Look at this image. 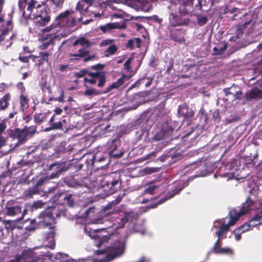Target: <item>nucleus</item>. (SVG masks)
Masks as SVG:
<instances>
[{
	"instance_id": "obj_1",
	"label": "nucleus",
	"mask_w": 262,
	"mask_h": 262,
	"mask_svg": "<svg viewBox=\"0 0 262 262\" xmlns=\"http://www.w3.org/2000/svg\"><path fill=\"white\" fill-rule=\"evenodd\" d=\"M63 208L64 206L60 205L47 209L40 212L37 217L39 227L41 228H48L50 230L49 234L52 237H54L55 234L56 217H60L63 213Z\"/></svg>"
},
{
	"instance_id": "obj_2",
	"label": "nucleus",
	"mask_w": 262,
	"mask_h": 262,
	"mask_svg": "<svg viewBox=\"0 0 262 262\" xmlns=\"http://www.w3.org/2000/svg\"><path fill=\"white\" fill-rule=\"evenodd\" d=\"M80 9H83V3L78 2L75 10H67L60 13L56 18L57 25L60 27H73L76 25V22H80L82 19L81 12Z\"/></svg>"
},
{
	"instance_id": "obj_3",
	"label": "nucleus",
	"mask_w": 262,
	"mask_h": 262,
	"mask_svg": "<svg viewBox=\"0 0 262 262\" xmlns=\"http://www.w3.org/2000/svg\"><path fill=\"white\" fill-rule=\"evenodd\" d=\"M87 75L88 77L84 78V86H87V83L95 84L98 81L97 86L102 88L106 82V72L104 71L93 72L86 69L80 70L75 73V76L78 78H82Z\"/></svg>"
},
{
	"instance_id": "obj_4",
	"label": "nucleus",
	"mask_w": 262,
	"mask_h": 262,
	"mask_svg": "<svg viewBox=\"0 0 262 262\" xmlns=\"http://www.w3.org/2000/svg\"><path fill=\"white\" fill-rule=\"evenodd\" d=\"M35 126H25L23 128L16 127L10 128L7 130L8 136L12 140H17L16 146H20L27 142L29 138L32 137L36 133Z\"/></svg>"
},
{
	"instance_id": "obj_5",
	"label": "nucleus",
	"mask_w": 262,
	"mask_h": 262,
	"mask_svg": "<svg viewBox=\"0 0 262 262\" xmlns=\"http://www.w3.org/2000/svg\"><path fill=\"white\" fill-rule=\"evenodd\" d=\"M49 10V8L38 2L32 14L31 19L34 20V23L38 27L46 26L51 19Z\"/></svg>"
},
{
	"instance_id": "obj_6",
	"label": "nucleus",
	"mask_w": 262,
	"mask_h": 262,
	"mask_svg": "<svg viewBox=\"0 0 262 262\" xmlns=\"http://www.w3.org/2000/svg\"><path fill=\"white\" fill-rule=\"evenodd\" d=\"M107 154L97 151L94 154L91 159H87L88 165H91V168L98 170L104 168L108 164Z\"/></svg>"
},
{
	"instance_id": "obj_7",
	"label": "nucleus",
	"mask_w": 262,
	"mask_h": 262,
	"mask_svg": "<svg viewBox=\"0 0 262 262\" xmlns=\"http://www.w3.org/2000/svg\"><path fill=\"white\" fill-rule=\"evenodd\" d=\"M121 180L115 179L111 177H106L102 180L101 186L107 195H111L120 189Z\"/></svg>"
},
{
	"instance_id": "obj_8",
	"label": "nucleus",
	"mask_w": 262,
	"mask_h": 262,
	"mask_svg": "<svg viewBox=\"0 0 262 262\" xmlns=\"http://www.w3.org/2000/svg\"><path fill=\"white\" fill-rule=\"evenodd\" d=\"M38 2L36 0H19V9L25 19H31Z\"/></svg>"
},
{
	"instance_id": "obj_9",
	"label": "nucleus",
	"mask_w": 262,
	"mask_h": 262,
	"mask_svg": "<svg viewBox=\"0 0 262 262\" xmlns=\"http://www.w3.org/2000/svg\"><path fill=\"white\" fill-rule=\"evenodd\" d=\"M125 244L124 241H115L110 247L111 253L107 254L104 257L105 262H109L114 258L121 256L124 252Z\"/></svg>"
},
{
	"instance_id": "obj_10",
	"label": "nucleus",
	"mask_w": 262,
	"mask_h": 262,
	"mask_svg": "<svg viewBox=\"0 0 262 262\" xmlns=\"http://www.w3.org/2000/svg\"><path fill=\"white\" fill-rule=\"evenodd\" d=\"M252 204V201L249 198L247 200L246 202L243 204L239 211L237 212L236 210H233L232 212H230V220L227 224L229 225V227L234 225L241 216L248 213Z\"/></svg>"
},
{
	"instance_id": "obj_11",
	"label": "nucleus",
	"mask_w": 262,
	"mask_h": 262,
	"mask_svg": "<svg viewBox=\"0 0 262 262\" xmlns=\"http://www.w3.org/2000/svg\"><path fill=\"white\" fill-rule=\"evenodd\" d=\"M88 234L91 237L93 236L89 232ZM95 234L93 237L97 241L96 246L100 247L103 243L107 242L111 237L114 234L113 233H109L105 229H97L94 231Z\"/></svg>"
},
{
	"instance_id": "obj_12",
	"label": "nucleus",
	"mask_w": 262,
	"mask_h": 262,
	"mask_svg": "<svg viewBox=\"0 0 262 262\" xmlns=\"http://www.w3.org/2000/svg\"><path fill=\"white\" fill-rule=\"evenodd\" d=\"M5 214L9 216H15L21 214V207L14 200L9 201L3 209Z\"/></svg>"
},
{
	"instance_id": "obj_13",
	"label": "nucleus",
	"mask_w": 262,
	"mask_h": 262,
	"mask_svg": "<svg viewBox=\"0 0 262 262\" xmlns=\"http://www.w3.org/2000/svg\"><path fill=\"white\" fill-rule=\"evenodd\" d=\"M66 163L64 162H55L48 165V170L54 171L50 176V178L54 179L58 177L64 171Z\"/></svg>"
},
{
	"instance_id": "obj_14",
	"label": "nucleus",
	"mask_w": 262,
	"mask_h": 262,
	"mask_svg": "<svg viewBox=\"0 0 262 262\" xmlns=\"http://www.w3.org/2000/svg\"><path fill=\"white\" fill-rule=\"evenodd\" d=\"M244 97L245 100L248 102L260 100L262 99V90L257 86H254L246 93Z\"/></svg>"
},
{
	"instance_id": "obj_15",
	"label": "nucleus",
	"mask_w": 262,
	"mask_h": 262,
	"mask_svg": "<svg viewBox=\"0 0 262 262\" xmlns=\"http://www.w3.org/2000/svg\"><path fill=\"white\" fill-rule=\"evenodd\" d=\"M185 31L182 29H173L169 31V36L171 40L179 43L185 42Z\"/></svg>"
},
{
	"instance_id": "obj_16",
	"label": "nucleus",
	"mask_w": 262,
	"mask_h": 262,
	"mask_svg": "<svg viewBox=\"0 0 262 262\" xmlns=\"http://www.w3.org/2000/svg\"><path fill=\"white\" fill-rule=\"evenodd\" d=\"M169 23L171 26H186L188 24L189 19L183 18L181 15L171 13L169 16Z\"/></svg>"
},
{
	"instance_id": "obj_17",
	"label": "nucleus",
	"mask_w": 262,
	"mask_h": 262,
	"mask_svg": "<svg viewBox=\"0 0 262 262\" xmlns=\"http://www.w3.org/2000/svg\"><path fill=\"white\" fill-rule=\"evenodd\" d=\"M126 28V24L124 22L121 23H110L104 25L99 26L100 30L103 33L110 32L114 29H122Z\"/></svg>"
},
{
	"instance_id": "obj_18",
	"label": "nucleus",
	"mask_w": 262,
	"mask_h": 262,
	"mask_svg": "<svg viewBox=\"0 0 262 262\" xmlns=\"http://www.w3.org/2000/svg\"><path fill=\"white\" fill-rule=\"evenodd\" d=\"M179 126L177 123L171 120L164 121L161 125V129L168 138L171 136L174 130H177Z\"/></svg>"
},
{
	"instance_id": "obj_19",
	"label": "nucleus",
	"mask_w": 262,
	"mask_h": 262,
	"mask_svg": "<svg viewBox=\"0 0 262 262\" xmlns=\"http://www.w3.org/2000/svg\"><path fill=\"white\" fill-rule=\"evenodd\" d=\"M25 262H36L39 258V255L32 249H24L20 255Z\"/></svg>"
},
{
	"instance_id": "obj_20",
	"label": "nucleus",
	"mask_w": 262,
	"mask_h": 262,
	"mask_svg": "<svg viewBox=\"0 0 262 262\" xmlns=\"http://www.w3.org/2000/svg\"><path fill=\"white\" fill-rule=\"evenodd\" d=\"M49 54L48 52H40L38 56L30 55L32 60L38 66L42 65L44 63L48 62Z\"/></svg>"
},
{
	"instance_id": "obj_21",
	"label": "nucleus",
	"mask_w": 262,
	"mask_h": 262,
	"mask_svg": "<svg viewBox=\"0 0 262 262\" xmlns=\"http://www.w3.org/2000/svg\"><path fill=\"white\" fill-rule=\"evenodd\" d=\"M11 95L7 93L0 98V112L5 111L10 105Z\"/></svg>"
},
{
	"instance_id": "obj_22",
	"label": "nucleus",
	"mask_w": 262,
	"mask_h": 262,
	"mask_svg": "<svg viewBox=\"0 0 262 262\" xmlns=\"http://www.w3.org/2000/svg\"><path fill=\"white\" fill-rule=\"evenodd\" d=\"M18 100L19 104V109L22 113H24L29 107L30 99L27 95L20 94Z\"/></svg>"
},
{
	"instance_id": "obj_23",
	"label": "nucleus",
	"mask_w": 262,
	"mask_h": 262,
	"mask_svg": "<svg viewBox=\"0 0 262 262\" xmlns=\"http://www.w3.org/2000/svg\"><path fill=\"white\" fill-rule=\"evenodd\" d=\"M11 30L12 28L6 27L1 30L2 32L0 34V43L6 48L10 47L12 44V41H10L9 43H6L5 42L6 37Z\"/></svg>"
},
{
	"instance_id": "obj_24",
	"label": "nucleus",
	"mask_w": 262,
	"mask_h": 262,
	"mask_svg": "<svg viewBox=\"0 0 262 262\" xmlns=\"http://www.w3.org/2000/svg\"><path fill=\"white\" fill-rule=\"evenodd\" d=\"M193 1L192 0H184L180 8V11L184 13H188L193 11Z\"/></svg>"
},
{
	"instance_id": "obj_25",
	"label": "nucleus",
	"mask_w": 262,
	"mask_h": 262,
	"mask_svg": "<svg viewBox=\"0 0 262 262\" xmlns=\"http://www.w3.org/2000/svg\"><path fill=\"white\" fill-rule=\"evenodd\" d=\"M252 21V19L246 21L242 25H236L234 27L235 31L236 38H239L244 34V27L249 25Z\"/></svg>"
},
{
	"instance_id": "obj_26",
	"label": "nucleus",
	"mask_w": 262,
	"mask_h": 262,
	"mask_svg": "<svg viewBox=\"0 0 262 262\" xmlns=\"http://www.w3.org/2000/svg\"><path fill=\"white\" fill-rule=\"evenodd\" d=\"M54 258V262H76L75 260L70 259L68 254L60 252L57 253Z\"/></svg>"
},
{
	"instance_id": "obj_27",
	"label": "nucleus",
	"mask_w": 262,
	"mask_h": 262,
	"mask_svg": "<svg viewBox=\"0 0 262 262\" xmlns=\"http://www.w3.org/2000/svg\"><path fill=\"white\" fill-rule=\"evenodd\" d=\"M89 83H87V86H85L86 88V90L84 91V94L85 96H94V95H99L103 94L102 91H99L95 89L90 88L89 86Z\"/></svg>"
},
{
	"instance_id": "obj_28",
	"label": "nucleus",
	"mask_w": 262,
	"mask_h": 262,
	"mask_svg": "<svg viewBox=\"0 0 262 262\" xmlns=\"http://www.w3.org/2000/svg\"><path fill=\"white\" fill-rule=\"evenodd\" d=\"M78 45H80L82 46H85L86 47H90L91 46L90 41L86 39L84 37H80L73 42V46H76Z\"/></svg>"
},
{
	"instance_id": "obj_29",
	"label": "nucleus",
	"mask_w": 262,
	"mask_h": 262,
	"mask_svg": "<svg viewBox=\"0 0 262 262\" xmlns=\"http://www.w3.org/2000/svg\"><path fill=\"white\" fill-rule=\"evenodd\" d=\"M120 144V142L117 139H114L111 141H108L107 143V146L108 147V151L107 154H110V152L116 150L118 146Z\"/></svg>"
},
{
	"instance_id": "obj_30",
	"label": "nucleus",
	"mask_w": 262,
	"mask_h": 262,
	"mask_svg": "<svg viewBox=\"0 0 262 262\" xmlns=\"http://www.w3.org/2000/svg\"><path fill=\"white\" fill-rule=\"evenodd\" d=\"M39 192L40 189L34 185L25 191V195L27 197L32 198L33 195L39 194Z\"/></svg>"
},
{
	"instance_id": "obj_31",
	"label": "nucleus",
	"mask_w": 262,
	"mask_h": 262,
	"mask_svg": "<svg viewBox=\"0 0 262 262\" xmlns=\"http://www.w3.org/2000/svg\"><path fill=\"white\" fill-rule=\"evenodd\" d=\"M229 225L228 224H222L219 228V230L215 232L217 236H223V235L229 231Z\"/></svg>"
},
{
	"instance_id": "obj_32",
	"label": "nucleus",
	"mask_w": 262,
	"mask_h": 262,
	"mask_svg": "<svg viewBox=\"0 0 262 262\" xmlns=\"http://www.w3.org/2000/svg\"><path fill=\"white\" fill-rule=\"evenodd\" d=\"M63 200L64 204H66L68 206L70 207H73L74 206L75 200L72 194H66L63 198Z\"/></svg>"
},
{
	"instance_id": "obj_33",
	"label": "nucleus",
	"mask_w": 262,
	"mask_h": 262,
	"mask_svg": "<svg viewBox=\"0 0 262 262\" xmlns=\"http://www.w3.org/2000/svg\"><path fill=\"white\" fill-rule=\"evenodd\" d=\"M94 0H82L80 2L83 3V9H80L79 11L81 12V16L85 15V13L88 11L89 8L92 6Z\"/></svg>"
},
{
	"instance_id": "obj_34",
	"label": "nucleus",
	"mask_w": 262,
	"mask_h": 262,
	"mask_svg": "<svg viewBox=\"0 0 262 262\" xmlns=\"http://www.w3.org/2000/svg\"><path fill=\"white\" fill-rule=\"evenodd\" d=\"M118 47L115 45H111L105 51L104 55L108 57L114 55L117 51Z\"/></svg>"
},
{
	"instance_id": "obj_35",
	"label": "nucleus",
	"mask_w": 262,
	"mask_h": 262,
	"mask_svg": "<svg viewBox=\"0 0 262 262\" xmlns=\"http://www.w3.org/2000/svg\"><path fill=\"white\" fill-rule=\"evenodd\" d=\"M37 228H41L38 225V221L34 219L30 221V224L27 226L25 229L28 231H33Z\"/></svg>"
},
{
	"instance_id": "obj_36",
	"label": "nucleus",
	"mask_w": 262,
	"mask_h": 262,
	"mask_svg": "<svg viewBox=\"0 0 262 262\" xmlns=\"http://www.w3.org/2000/svg\"><path fill=\"white\" fill-rule=\"evenodd\" d=\"M16 222H17V219L14 221L5 220L3 221L6 229L11 230H13L15 229Z\"/></svg>"
},
{
	"instance_id": "obj_37",
	"label": "nucleus",
	"mask_w": 262,
	"mask_h": 262,
	"mask_svg": "<svg viewBox=\"0 0 262 262\" xmlns=\"http://www.w3.org/2000/svg\"><path fill=\"white\" fill-rule=\"evenodd\" d=\"M124 195V194L122 195L120 194L114 200L112 201L111 202L108 203L106 206L105 208L106 209H110L112 208L113 206L119 204L121 201Z\"/></svg>"
},
{
	"instance_id": "obj_38",
	"label": "nucleus",
	"mask_w": 262,
	"mask_h": 262,
	"mask_svg": "<svg viewBox=\"0 0 262 262\" xmlns=\"http://www.w3.org/2000/svg\"><path fill=\"white\" fill-rule=\"evenodd\" d=\"M55 129H61V130L63 129L61 122H60L59 121V122L53 123L51 124V125L49 127H47L45 129V131L48 132V131H50L51 130H55Z\"/></svg>"
},
{
	"instance_id": "obj_39",
	"label": "nucleus",
	"mask_w": 262,
	"mask_h": 262,
	"mask_svg": "<svg viewBox=\"0 0 262 262\" xmlns=\"http://www.w3.org/2000/svg\"><path fill=\"white\" fill-rule=\"evenodd\" d=\"M40 255H39V258L36 262H54V260L52 259L53 256L52 255L46 253L43 256V257H40Z\"/></svg>"
},
{
	"instance_id": "obj_40",
	"label": "nucleus",
	"mask_w": 262,
	"mask_h": 262,
	"mask_svg": "<svg viewBox=\"0 0 262 262\" xmlns=\"http://www.w3.org/2000/svg\"><path fill=\"white\" fill-rule=\"evenodd\" d=\"M169 138L167 135L163 132V130L161 129L159 131L156 133L155 136L154 137L153 140L155 141H160L163 139Z\"/></svg>"
},
{
	"instance_id": "obj_41",
	"label": "nucleus",
	"mask_w": 262,
	"mask_h": 262,
	"mask_svg": "<svg viewBox=\"0 0 262 262\" xmlns=\"http://www.w3.org/2000/svg\"><path fill=\"white\" fill-rule=\"evenodd\" d=\"M255 227V225H249L248 222H246L244 225L241 226L237 228L241 233H244L245 232L250 230L253 229V227Z\"/></svg>"
},
{
	"instance_id": "obj_42",
	"label": "nucleus",
	"mask_w": 262,
	"mask_h": 262,
	"mask_svg": "<svg viewBox=\"0 0 262 262\" xmlns=\"http://www.w3.org/2000/svg\"><path fill=\"white\" fill-rule=\"evenodd\" d=\"M55 36H54L53 37H51L49 39L45 41L41 46H40V49L42 50L47 49L49 46L50 45H54L55 42Z\"/></svg>"
},
{
	"instance_id": "obj_43",
	"label": "nucleus",
	"mask_w": 262,
	"mask_h": 262,
	"mask_svg": "<svg viewBox=\"0 0 262 262\" xmlns=\"http://www.w3.org/2000/svg\"><path fill=\"white\" fill-rule=\"evenodd\" d=\"M206 4V0H197V4L195 5V7L194 8V10H202L204 11L203 9V7L205 6Z\"/></svg>"
},
{
	"instance_id": "obj_44",
	"label": "nucleus",
	"mask_w": 262,
	"mask_h": 262,
	"mask_svg": "<svg viewBox=\"0 0 262 262\" xmlns=\"http://www.w3.org/2000/svg\"><path fill=\"white\" fill-rule=\"evenodd\" d=\"M46 116H43L41 113L35 114L34 116V120L35 123L39 124L42 123L44 119H46Z\"/></svg>"
},
{
	"instance_id": "obj_45",
	"label": "nucleus",
	"mask_w": 262,
	"mask_h": 262,
	"mask_svg": "<svg viewBox=\"0 0 262 262\" xmlns=\"http://www.w3.org/2000/svg\"><path fill=\"white\" fill-rule=\"evenodd\" d=\"M158 187L155 185H150L148 186L144 191V193H148L151 195L155 194V191Z\"/></svg>"
},
{
	"instance_id": "obj_46",
	"label": "nucleus",
	"mask_w": 262,
	"mask_h": 262,
	"mask_svg": "<svg viewBox=\"0 0 262 262\" xmlns=\"http://www.w3.org/2000/svg\"><path fill=\"white\" fill-rule=\"evenodd\" d=\"M52 179L50 178V176H46V177H42L40 179H39L36 183L35 186L39 188V186H40L41 185H42L44 183L46 182H48L49 180H51Z\"/></svg>"
},
{
	"instance_id": "obj_47",
	"label": "nucleus",
	"mask_w": 262,
	"mask_h": 262,
	"mask_svg": "<svg viewBox=\"0 0 262 262\" xmlns=\"http://www.w3.org/2000/svg\"><path fill=\"white\" fill-rule=\"evenodd\" d=\"M89 53V51H87L84 49H81L78 50V54H73L71 55V56H80L81 57H84L88 55Z\"/></svg>"
},
{
	"instance_id": "obj_48",
	"label": "nucleus",
	"mask_w": 262,
	"mask_h": 262,
	"mask_svg": "<svg viewBox=\"0 0 262 262\" xmlns=\"http://www.w3.org/2000/svg\"><path fill=\"white\" fill-rule=\"evenodd\" d=\"M227 45L226 44H224L222 47H221L219 48L216 47L213 48V51L214 52L215 54L216 55H221L223 53V52L226 50Z\"/></svg>"
},
{
	"instance_id": "obj_49",
	"label": "nucleus",
	"mask_w": 262,
	"mask_h": 262,
	"mask_svg": "<svg viewBox=\"0 0 262 262\" xmlns=\"http://www.w3.org/2000/svg\"><path fill=\"white\" fill-rule=\"evenodd\" d=\"M232 250L228 248H221L216 251V254H232Z\"/></svg>"
},
{
	"instance_id": "obj_50",
	"label": "nucleus",
	"mask_w": 262,
	"mask_h": 262,
	"mask_svg": "<svg viewBox=\"0 0 262 262\" xmlns=\"http://www.w3.org/2000/svg\"><path fill=\"white\" fill-rule=\"evenodd\" d=\"M262 219V209L257 213H256L254 216L250 219L251 222H258Z\"/></svg>"
},
{
	"instance_id": "obj_51",
	"label": "nucleus",
	"mask_w": 262,
	"mask_h": 262,
	"mask_svg": "<svg viewBox=\"0 0 262 262\" xmlns=\"http://www.w3.org/2000/svg\"><path fill=\"white\" fill-rule=\"evenodd\" d=\"M199 116L201 121L203 123V125L207 124V116L204 112H200Z\"/></svg>"
},
{
	"instance_id": "obj_52",
	"label": "nucleus",
	"mask_w": 262,
	"mask_h": 262,
	"mask_svg": "<svg viewBox=\"0 0 262 262\" xmlns=\"http://www.w3.org/2000/svg\"><path fill=\"white\" fill-rule=\"evenodd\" d=\"M40 86L42 91H48L49 93H51L52 90L49 85H47V83L46 81L42 82L40 83Z\"/></svg>"
},
{
	"instance_id": "obj_53",
	"label": "nucleus",
	"mask_w": 262,
	"mask_h": 262,
	"mask_svg": "<svg viewBox=\"0 0 262 262\" xmlns=\"http://www.w3.org/2000/svg\"><path fill=\"white\" fill-rule=\"evenodd\" d=\"M7 128L6 119L0 120V136H3V133Z\"/></svg>"
},
{
	"instance_id": "obj_54",
	"label": "nucleus",
	"mask_w": 262,
	"mask_h": 262,
	"mask_svg": "<svg viewBox=\"0 0 262 262\" xmlns=\"http://www.w3.org/2000/svg\"><path fill=\"white\" fill-rule=\"evenodd\" d=\"M124 154V152L122 151H118L116 150H115L113 151L112 152H110V156L114 157L115 158H121L123 156Z\"/></svg>"
},
{
	"instance_id": "obj_55",
	"label": "nucleus",
	"mask_w": 262,
	"mask_h": 262,
	"mask_svg": "<svg viewBox=\"0 0 262 262\" xmlns=\"http://www.w3.org/2000/svg\"><path fill=\"white\" fill-rule=\"evenodd\" d=\"M208 21L206 16H201L198 18V24L200 26L205 25Z\"/></svg>"
},
{
	"instance_id": "obj_56",
	"label": "nucleus",
	"mask_w": 262,
	"mask_h": 262,
	"mask_svg": "<svg viewBox=\"0 0 262 262\" xmlns=\"http://www.w3.org/2000/svg\"><path fill=\"white\" fill-rule=\"evenodd\" d=\"M116 88L117 89L119 88V87L117 85L116 83L115 82L113 83L111 85L108 86L105 91H102L103 94H106L111 91L112 90Z\"/></svg>"
},
{
	"instance_id": "obj_57",
	"label": "nucleus",
	"mask_w": 262,
	"mask_h": 262,
	"mask_svg": "<svg viewBox=\"0 0 262 262\" xmlns=\"http://www.w3.org/2000/svg\"><path fill=\"white\" fill-rule=\"evenodd\" d=\"M126 76L123 75L117 80V81L115 82L119 88L124 84V83L125 82V79H126Z\"/></svg>"
},
{
	"instance_id": "obj_58",
	"label": "nucleus",
	"mask_w": 262,
	"mask_h": 262,
	"mask_svg": "<svg viewBox=\"0 0 262 262\" xmlns=\"http://www.w3.org/2000/svg\"><path fill=\"white\" fill-rule=\"evenodd\" d=\"M17 89L20 91L21 94H24L26 91L25 87L23 82H19L16 85Z\"/></svg>"
},
{
	"instance_id": "obj_59",
	"label": "nucleus",
	"mask_w": 262,
	"mask_h": 262,
	"mask_svg": "<svg viewBox=\"0 0 262 262\" xmlns=\"http://www.w3.org/2000/svg\"><path fill=\"white\" fill-rule=\"evenodd\" d=\"M134 44H135L134 39H129L128 40V41L126 45V47L127 49L133 50V49H134Z\"/></svg>"
},
{
	"instance_id": "obj_60",
	"label": "nucleus",
	"mask_w": 262,
	"mask_h": 262,
	"mask_svg": "<svg viewBox=\"0 0 262 262\" xmlns=\"http://www.w3.org/2000/svg\"><path fill=\"white\" fill-rule=\"evenodd\" d=\"M105 67L104 64L98 63L91 67V69L94 70H102Z\"/></svg>"
},
{
	"instance_id": "obj_61",
	"label": "nucleus",
	"mask_w": 262,
	"mask_h": 262,
	"mask_svg": "<svg viewBox=\"0 0 262 262\" xmlns=\"http://www.w3.org/2000/svg\"><path fill=\"white\" fill-rule=\"evenodd\" d=\"M243 164L249 167L251 165H254L255 163L254 162L253 159H248L245 160V161L243 163Z\"/></svg>"
},
{
	"instance_id": "obj_62",
	"label": "nucleus",
	"mask_w": 262,
	"mask_h": 262,
	"mask_svg": "<svg viewBox=\"0 0 262 262\" xmlns=\"http://www.w3.org/2000/svg\"><path fill=\"white\" fill-rule=\"evenodd\" d=\"M132 59V58L128 59L124 63V69L128 71L131 69L130 63Z\"/></svg>"
},
{
	"instance_id": "obj_63",
	"label": "nucleus",
	"mask_w": 262,
	"mask_h": 262,
	"mask_svg": "<svg viewBox=\"0 0 262 262\" xmlns=\"http://www.w3.org/2000/svg\"><path fill=\"white\" fill-rule=\"evenodd\" d=\"M234 233L235 234V239L237 241H239L241 238V234H242V233H241L237 228L234 230Z\"/></svg>"
},
{
	"instance_id": "obj_64",
	"label": "nucleus",
	"mask_w": 262,
	"mask_h": 262,
	"mask_svg": "<svg viewBox=\"0 0 262 262\" xmlns=\"http://www.w3.org/2000/svg\"><path fill=\"white\" fill-rule=\"evenodd\" d=\"M183 155V154L182 151L180 152H176L172 155L171 158L172 159H180L182 157Z\"/></svg>"
}]
</instances>
